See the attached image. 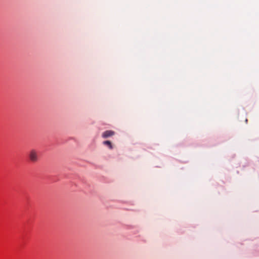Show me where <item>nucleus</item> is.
<instances>
[{
	"instance_id": "f257e3e1",
	"label": "nucleus",
	"mask_w": 259,
	"mask_h": 259,
	"mask_svg": "<svg viewBox=\"0 0 259 259\" xmlns=\"http://www.w3.org/2000/svg\"><path fill=\"white\" fill-rule=\"evenodd\" d=\"M29 158L31 161L35 162L38 160V154L36 150L32 149L29 153Z\"/></svg>"
},
{
	"instance_id": "f03ea898",
	"label": "nucleus",
	"mask_w": 259,
	"mask_h": 259,
	"mask_svg": "<svg viewBox=\"0 0 259 259\" xmlns=\"http://www.w3.org/2000/svg\"><path fill=\"white\" fill-rule=\"evenodd\" d=\"M115 135V132L111 130H107L104 132L102 134V138L104 139L112 137Z\"/></svg>"
},
{
	"instance_id": "7ed1b4c3",
	"label": "nucleus",
	"mask_w": 259,
	"mask_h": 259,
	"mask_svg": "<svg viewBox=\"0 0 259 259\" xmlns=\"http://www.w3.org/2000/svg\"><path fill=\"white\" fill-rule=\"evenodd\" d=\"M103 144L107 146L109 149H113V146L110 141H105L103 142Z\"/></svg>"
}]
</instances>
